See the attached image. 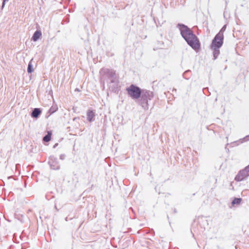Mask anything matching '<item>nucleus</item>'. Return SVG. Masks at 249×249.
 I'll return each mask as SVG.
<instances>
[{"label": "nucleus", "instance_id": "19", "mask_svg": "<svg viewBox=\"0 0 249 249\" xmlns=\"http://www.w3.org/2000/svg\"><path fill=\"white\" fill-rule=\"evenodd\" d=\"M244 141H247L249 140V135L247 136L246 137L244 138Z\"/></svg>", "mask_w": 249, "mask_h": 249}, {"label": "nucleus", "instance_id": "1", "mask_svg": "<svg viewBox=\"0 0 249 249\" xmlns=\"http://www.w3.org/2000/svg\"><path fill=\"white\" fill-rule=\"evenodd\" d=\"M177 27L178 28L182 37L190 47L194 50L199 48V40L189 28L184 24L180 23L177 25Z\"/></svg>", "mask_w": 249, "mask_h": 249}, {"label": "nucleus", "instance_id": "11", "mask_svg": "<svg viewBox=\"0 0 249 249\" xmlns=\"http://www.w3.org/2000/svg\"><path fill=\"white\" fill-rule=\"evenodd\" d=\"M108 80H109V82H108L107 83L109 85L110 87H111V84H113L115 86L117 85V84L118 83V79H117L116 74L115 75H113V77H111V78H109Z\"/></svg>", "mask_w": 249, "mask_h": 249}, {"label": "nucleus", "instance_id": "21", "mask_svg": "<svg viewBox=\"0 0 249 249\" xmlns=\"http://www.w3.org/2000/svg\"><path fill=\"white\" fill-rule=\"evenodd\" d=\"M10 194H12V196L13 195V193L12 192V191H10L9 193V195H10Z\"/></svg>", "mask_w": 249, "mask_h": 249}, {"label": "nucleus", "instance_id": "12", "mask_svg": "<svg viewBox=\"0 0 249 249\" xmlns=\"http://www.w3.org/2000/svg\"><path fill=\"white\" fill-rule=\"evenodd\" d=\"M211 49L213 50V60H215L219 54H220V50L219 48H211Z\"/></svg>", "mask_w": 249, "mask_h": 249}, {"label": "nucleus", "instance_id": "15", "mask_svg": "<svg viewBox=\"0 0 249 249\" xmlns=\"http://www.w3.org/2000/svg\"><path fill=\"white\" fill-rule=\"evenodd\" d=\"M32 60L33 59L30 60L28 65L27 72L28 73H32L34 71V69L32 65Z\"/></svg>", "mask_w": 249, "mask_h": 249}, {"label": "nucleus", "instance_id": "25", "mask_svg": "<svg viewBox=\"0 0 249 249\" xmlns=\"http://www.w3.org/2000/svg\"><path fill=\"white\" fill-rule=\"evenodd\" d=\"M4 191H5V193H6V190L4 189Z\"/></svg>", "mask_w": 249, "mask_h": 249}, {"label": "nucleus", "instance_id": "10", "mask_svg": "<svg viewBox=\"0 0 249 249\" xmlns=\"http://www.w3.org/2000/svg\"><path fill=\"white\" fill-rule=\"evenodd\" d=\"M42 34L40 31L36 30L32 37V40L34 41H36L41 36Z\"/></svg>", "mask_w": 249, "mask_h": 249}, {"label": "nucleus", "instance_id": "2", "mask_svg": "<svg viewBox=\"0 0 249 249\" xmlns=\"http://www.w3.org/2000/svg\"><path fill=\"white\" fill-rule=\"evenodd\" d=\"M154 96L152 91L146 89H143L141 96L138 100V103L142 108L147 110L149 108L148 101L151 100Z\"/></svg>", "mask_w": 249, "mask_h": 249}, {"label": "nucleus", "instance_id": "5", "mask_svg": "<svg viewBox=\"0 0 249 249\" xmlns=\"http://www.w3.org/2000/svg\"><path fill=\"white\" fill-rule=\"evenodd\" d=\"M249 176V165L245 167L243 169L240 170L234 179L236 181H241L246 179Z\"/></svg>", "mask_w": 249, "mask_h": 249}, {"label": "nucleus", "instance_id": "6", "mask_svg": "<svg viewBox=\"0 0 249 249\" xmlns=\"http://www.w3.org/2000/svg\"><path fill=\"white\" fill-rule=\"evenodd\" d=\"M224 38L216 35L212 40L211 48H220L223 44Z\"/></svg>", "mask_w": 249, "mask_h": 249}, {"label": "nucleus", "instance_id": "3", "mask_svg": "<svg viewBox=\"0 0 249 249\" xmlns=\"http://www.w3.org/2000/svg\"><path fill=\"white\" fill-rule=\"evenodd\" d=\"M126 90L129 96L133 100L139 99L143 92V89L142 90L140 88L133 84L127 87Z\"/></svg>", "mask_w": 249, "mask_h": 249}, {"label": "nucleus", "instance_id": "8", "mask_svg": "<svg viewBox=\"0 0 249 249\" xmlns=\"http://www.w3.org/2000/svg\"><path fill=\"white\" fill-rule=\"evenodd\" d=\"M87 120L89 122H92L94 121V117L95 116V112L94 110L89 109L87 112Z\"/></svg>", "mask_w": 249, "mask_h": 249}, {"label": "nucleus", "instance_id": "23", "mask_svg": "<svg viewBox=\"0 0 249 249\" xmlns=\"http://www.w3.org/2000/svg\"><path fill=\"white\" fill-rule=\"evenodd\" d=\"M188 71H185V72H184V74L186 73H187Z\"/></svg>", "mask_w": 249, "mask_h": 249}, {"label": "nucleus", "instance_id": "17", "mask_svg": "<svg viewBox=\"0 0 249 249\" xmlns=\"http://www.w3.org/2000/svg\"><path fill=\"white\" fill-rule=\"evenodd\" d=\"M9 0H3V1H2V6H1V9H2L4 6H5V2L6 1H8Z\"/></svg>", "mask_w": 249, "mask_h": 249}, {"label": "nucleus", "instance_id": "24", "mask_svg": "<svg viewBox=\"0 0 249 249\" xmlns=\"http://www.w3.org/2000/svg\"><path fill=\"white\" fill-rule=\"evenodd\" d=\"M55 208L56 209H57L56 205H55Z\"/></svg>", "mask_w": 249, "mask_h": 249}, {"label": "nucleus", "instance_id": "13", "mask_svg": "<svg viewBox=\"0 0 249 249\" xmlns=\"http://www.w3.org/2000/svg\"><path fill=\"white\" fill-rule=\"evenodd\" d=\"M242 201V198L235 197L231 202V205L234 206L235 205H239Z\"/></svg>", "mask_w": 249, "mask_h": 249}, {"label": "nucleus", "instance_id": "16", "mask_svg": "<svg viewBox=\"0 0 249 249\" xmlns=\"http://www.w3.org/2000/svg\"><path fill=\"white\" fill-rule=\"evenodd\" d=\"M226 25H224L222 28L221 29L220 31L218 32V34H217V35H219V36L224 38V35L223 33L226 30Z\"/></svg>", "mask_w": 249, "mask_h": 249}, {"label": "nucleus", "instance_id": "22", "mask_svg": "<svg viewBox=\"0 0 249 249\" xmlns=\"http://www.w3.org/2000/svg\"><path fill=\"white\" fill-rule=\"evenodd\" d=\"M18 190V188H15V189H14V191H17Z\"/></svg>", "mask_w": 249, "mask_h": 249}, {"label": "nucleus", "instance_id": "20", "mask_svg": "<svg viewBox=\"0 0 249 249\" xmlns=\"http://www.w3.org/2000/svg\"><path fill=\"white\" fill-rule=\"evenodd\" d=\"M60 159H61V160H63L64 159V156L61 155L60 157Z\"/></svg>", "mask_w": 249, "mask_h": 249}, {"label": "nucleus", "instance_id": "7", "mask_svg": "<svg viewBox=\"0 0 249 249\" xmlns=\"http://www.w3.org/2000/svg\"><path fill=\"white\" fill-rule=\"evenodd\" d=\"M51 168L53 170H58L60 168V165L58 164L57 159L51 157L49 159L48 162Z\"/></svg>", "mask_w": 249, "mask_h": 249}, {"label": "nucleus", "instance_id": "4", "mask_svg": "<svg viewBox=\"0 0 249 249\" xmlns=\"http://www.w3.org/2000/svg\"><path fill=\"white\" fill-rule=\"evenodd\" d=\"M100 77L102 81H104L106 80H108L111 77H113L115 75V71L113 70L108 69L107 68H102L100 71Z\"/></svg>", "mask_w": 249, "mask_h": 249}, {"label": "nucleus", "instance_id": "18", "mask_svg": "<svg viewBox=\"0 0 249 249\" xmlns=\"http://www.w3.org/2000/svg\"><path fill=\"white\" fill-rule=\"evenodd\" d=\"M8 180L9 181H12L13 180H15V179L13 178L12 177H9L8 178Z\"/></svg>", "mask_w": 249, "mask_h": 249}, {"label": "nucleus", "instance_id": "14", "mask_svg": "<svg viewBox=\"0 0 249 249\" xmlns=\"http://www.w3.org/2000/svg\"><path fill=\"white\" fill-rule=\"evenodd\" d=\"M52 133L51 132H48L47 134L43 138V141L45 142H49L51 139Z\"/></svg>", "mask_w": 249, "mask_h": 249}, {"label": "nucleus", "instance_id": "9", "mask_svg": "<svg viewBox=\"0 0 249 249\" xmlns=\"http://www.w3.org/2000/svg\"><path fill=\"white\" fill-rule=\"evenodd\" d=\"M41 113V111L40 108H35L33 110L31 115L33 118H37L38 117Z\"/></svg>", "mask_w": 249, "mask_h": 249}]
</instances>
